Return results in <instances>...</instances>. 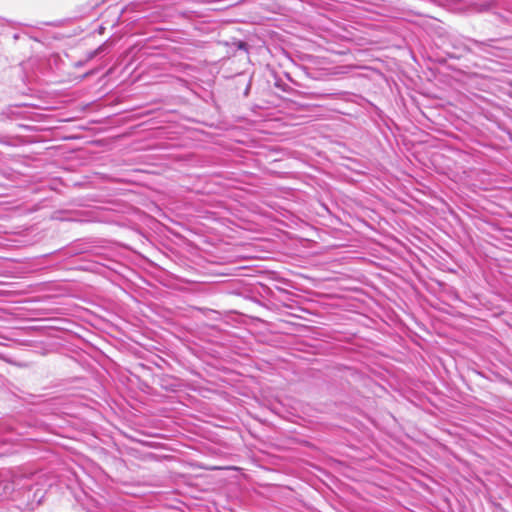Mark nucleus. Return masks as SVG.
<instances>
[{
	"instance_id": "f257e3e1",
	"label": "nucleus",
	"mask_w": 512,
	"mask_h": 512,
	"mask_svg": "<svg viewBox=\"0 0 512 512\" xmlns=\"http://www.w3.org/2000/svg\"><path fill=\"white\" fill-rule=\"evenodd\" d=\"M243 46H245L244 43H240L239 47L242 48Z\"/></svg>"
}]
</instances>
